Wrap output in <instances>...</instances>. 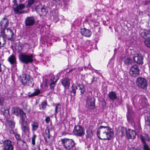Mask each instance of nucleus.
I'll use <instances>...</instances> for the list:
<instances>
[{
	"instance_id": "obj_38",
	"label": "nucleus",
	"mask_w": 150,
	"mask_h": 150,
	"mask_svg": "<svg viewBox=\"0 0 150 150\" xmlns=\"http://www.w3.org/2000/svg\"><path fill=\"white\" fill-rule=\"evenodd\" d=\"M9 30L10 31V33L11 34V37L10 38H8V39L9 40H10L11 41H13L14 40V39L13 38V36L14 35V34L13 32L12 31L11 29H9Z\"/></svg>"
},
{
	"instance_id": "obj_11",
	"label": "nucleus",
	"mask_w": 150,
	"mask_h": 150,
	"mask_svg": "<svg viewBox=\"0 0 150 150\" xmlns=\"http://www.w3.org/2000/svg\"><path fill=\"white\" fill-rule=\"evenodd\" d=\"M73 132L75 135L79 137H83L85 134L84 128L79 125L74 127Z\"/></svg>"
},
{
	"instance_id": "obj_48",
	"label": "nucleus",
	"mask_w": 150,
	"mask_h": 150,
	"mask_svg": "<svg viewBox=\"0 0 150 150\" xmlns=\"http://www.w3.org/2000/svg\"><path fill=\"white\" fill-rule=\"evenodd\" d=\"M42 136L44 137L45 141L46 142H48V141H47V137H48V135H46V134H45V133H44V134H43Z\"/></svg>"
},
{
	"instance_id": "obj_34",
	"label": "nucleus",
	"mask_w": 150,
	"mask_h": 150,
	"mask_svg": "<svg viewBox=\"0 0 150 150\" xmlns=\"http://www.w3.org/2000/svg\"><path fill=\"white\" fill-rule=\"evenodd\" d=\"M61 109V105L60 103H58L55 106V116L56 115L57 112L60 110Z\"/></svg>"
},
{
	"instance_id": "obj_31",
	"label": "nucleus",
	"mask_w": 150,
	"mask_h": 150,
	"mask_svg": "<svg viewBox=\"0 0 150 150\" xmlns=\"http://www.w3.org/2000/svg\"><path fill=\"white\" fill-rule=\"evenodd\" d=\"M93 135L92 131L90 129H88L86 130V137L88 138L91 137Z\"/></svg>"
},
{
	"instance_id": "obj_43",
	"label": "nucleus",
	"mask_w": 150,
	"mask_h": 150,
	"mask_svg": "<svg viewBox=\"0 0 150 150\" xmlns=\"http://www.w3.org/2000/svg\"><path fill=\"white\" fill-rule=\"evenodd\" d=\"M5 99L3 96L0 95V105L2 106L3 105Z\"/></svg>"
},
{
	"instance_id": "obj_36",
	"label": "nucleus",
	"mask_w": 150,
	"mask_h": 150,
	"mask_svg": "<svg viewBox=\"0 0 150 150\" xmlns=\"http://www.w3.org/2000/svg\"><path fill=\"white\" fill-rule=\"evenodd\" d=\"M127 130H126V128L122 127H121V130L120 131L122 135H124L125 134H127Z\"/></svg>"
},
{
	"instance_id": "obj_15",
	"label": "nucleus",
	"mask_w": 150,
	"mask_h": 150,
	"mask_svg": "<svg viewBox=\"0 0 150 150\" xmlns=\"http://www.w3.org/2000/svg\"><path fill=\"white\" fill-rule=\"evenodd\" d=\"M133 59L136 63L139 64L143 63V57L141 55L137 54L133 57Z\"/></svg>"
},
{
	"instance_id": "obj_45",
	"label": "nucleus",
	"mask_w": 150,
	"mask_h": 150,
	"mask_svg": "<svg viewBox=\"0 0 150 150\" xmlns=\"http://www.w3.org/2000/svg\"><path fill=\"white\" fill-rule=\"evenodd\" d=\"M36 137V135L34 134L32 138V144L33 145H34L35 144V139Z\"/></svg>"
},
{
	"instance_id": "obj_50",
	"label": "nucleus",
	"mask_w": 150,
	"mask_h": 150,
	"mask_svg": "<svg viewBox=\"0 0 150 150\" xmlns=\"http://www.w3.org/2000/svg\"><path fill=\"white\" fill-rule=\"evenodd\" d=\"M69 0H63V2L66 6L68 5Z\"/></svg>"
},
{
	"instance_id": "obj_59",
	"label": "nucleus",
	"mask_w": 150,
	"mask_h": 150,
	"mask_svg": "<svg viewBox=\"0 0 150 150\" xmlns=\"http://www.w3.org/2000/svg\"><path fill=\"white\" fill-rule=\"evenodd\" d=\"M55 1H59L60 0H54Z\"/></svg>"
},
{
	"instance_id": "obj_30",
	"label": "nucleus",
	"mask_w": 150,
	"mask_h": 150,
	"mask_svg": "<svg viewBox=\"0 0 150 150\" xmlns=\"http://www.w3.org/2000/svg\"><path fill=\"white\" fill-rule=\"evenodd\" d=\"M19 115L21 118L22 122H26V121H25V119L26 117L25 113L23 112V110H21Z\"/></svg>"
},
{
	"instance_id": "obj_16",
	"label": "nucleus",
	"mask_w": 150,
	"mask_h": 150,
	"mask_svg": "<svg viewBox=\"0 0 150 150\" xmlns=\"http://www.w3.org/2000/svg\"><path fill=\"white\" fill-rule=\"evenodd\" d=\"M70 79L65 77L62 80L61 83L66 88L68 89L70 86Z\"/></svg>"
},
{
	"instance_id": "obj_44",
	"label": "nucleus",
	"mask_w": 150,
	"mask_h": 150,
	"mask_svg": "<svg viewBox=\"0 0 150 150\" xmlns=\"http://www.w3.org/2000/svg\"><path fill=\"white\" fill-rule=\"evenodd\" d=\"M15 137H16V139H17V143H18V142L19 141H20V140L21 141H22V139H21V137L20 136V135L18 134H16L15 135Z\"/></svg>"
},
{
	"instance_id": "obj_13",
	"label": "nucleus",
	"mask_w": 150,
	"mask_h": 150,
	"mask_svg": "<svg viewBox=\"0 0 150 150\" xmlns=\"http://www.w3.org/2000/svg\"><path fill=\"white\" fill-rule=\"evenodd\" d=\"M3 150H13V145L10 140H6L4 142Z\"/></svg>"
},
{
	"instance_id": "obj_54",
	"label": "nucleus",
	"mask_w": 150,
	"mask_h": 150,
	"mask_svg": "<svg viewBox=\"0 0 150 150\" xmlns=\"http://www.w3.org/2000/svg\"><path fill=\"white\" fill-rule=\"evenodd\" d=\"M10 132L11 133H14V132L13 131V130H12V129H11V130H10Z\"/></svg>"
},
{
	"instance_id": "obj_52",
	"label": "nucleus",
	"mask_w": 150,
	"mask_h": 150,
	"mask_svg": "<svg viewBox=\"0 0 150 150\" xmlns=\"http://www.w3.org/2000/svg\"><path fill=\"white\" fill-rule=\"evenodd\" d=\"M94 81H95V78H94V77H93L92 80L91 84H92L93 83Z\"/></svg>"
},
{
	"instance_id": "obj_41",
	"label": "nucleus",
	"mask_w": 150,
	"mask_h": 150,
	"mask_svg": "<svg viewBox=\"0 0 150 150\" xmlns=\"http://www.w3.org/2000/svg\"><path fill=\"white\" fill-rule=\"evenodd\" d=\"M2 40L1 43V47H3L6 44V40L5 39L4 36H3L2 38H1Z\"/></svg>"
},
{
	"instance_id": "obj_25",
	"label": "nucleus",
	"mask_w": 150,
	"mask_h": 150,
	"mask_svg": "<svg viewBox=\"0 0 150 150\" xmlns=\"http://www.w3.org/2000/svg\"><path fill=\"white\" fill-rule=\"evenodd\" d=\"M108 96L110 99L113 101L116 100L117 98L116 93L113 91L109 92L108 94Z\"/></svg>"
},
{
	"instance_id": "obj_2",
	"label": "nucleus",
	"mask_w": 150,
	"mask_h": 150,
	"mask_svg": "<svg viewBox=\"0 0 150 150\" xmlns=\"http://www.w3.org/2000/svg\"><path fill=\"white\" fill-rule=\"evenodd\" d=\"M18 58L21 62L25 64L32 63L34 61V57L33 54H20Z\"/></svg>"
},
{
	"instance_id": "obj_26",
	"label": "nucleus",
	"mask_w": 150,
	"mask_h": 150,
	"mask_svg": "<svg viewBox=\"0 0 150 150\" xmlns=\"http://www.w3.org/2000/svg\"><path fill=\"white\" fill-rule=\"evenodd\" d=\"M58 80L57 79H55L54 76L51 77L50 84V88L51 89H53L55 86L56 83Z\"/></svg>"
},
{
	"instance_id": "obj_14",
	"label": "nucleus",
	"mask_w": 150,
	"mask_h": 150,
	"mask_svg": "<svg viewBox=\"0 0 150 150\" xmlns=\"http://www.w3.org/2000/svg\"><path fill=\"white\" fill-rule=\"evenodd\" d=\"M35 20L33 16L28 17L25 20V24L26 26H29L33 25L35 23Z\"/></svg>"
},
{
	"instance_id": "obj_23",
	"label": "nucleus",
	"mask_w": 150,
	"mask_h": 150,
	"mask_svg": "<svg viewBox=\"0 0 150 150\" xmlns=\"http://www.w3.org/2000/svg\"><path fill=\"white\" fill-rule=\"evenodd\" d=\"M138 99H139L138 102L139 103L142 105H144L147 101L146 98L144 95H139L138 96Z\"/></svg>"
},
{
	"instance_id": "obj_24",
	"label": "nucleus",
	"mask_w": 150,
	"mask_h": 150,
	"mask_svg": "<svg viewBox=\"0 0 150 150\" xmlns=\"http://www.w3.org/2000/svg\"><path fill=\"white\" fill-rule=\"evenodd\" d=\"M8 61L11 65H13L14 66L16 64V58L13 54H12L8 58Z\"/></svg>"
},
{
	"instance_id": "obj_20",
	"label": "nucleus",
	"mask_w": 150,
	"mask_h": 150,
	"mask_svg": "<svg viewBox=\"0 0 150 150\" xmlns=\"http://www.w3.org/2000/svg\"><path fill=\"white\" fill-rule=\"evenodd\" d=\"M126 135L128 139H134L136 136V133L134 131L128 129L127 131Z\"/></svg>"
},
{
	"instance_id": "obj_56",
	"label": "nucleus",
	"mask_w": 150,
	"mask_h": 150,
	"mask_svg": "<svg viewBox=\"0 0 150 150\" xmlns=\"http://www.w3.org/2000/svg\"><path fill=\"white\" fill-rule=\"evenodd\" d=\"M72 70H73L72 69H71V70H69V71L68 72V73H69V72H70L71 71H72Z\"/></svg>"
},
{
	"instance_id": "obj_42",
	"label": "nucleus",
	"mask_w": 150,
	"mask_h": 150,
	"mask_svg": "<svg viewBox=\"0 0 150 150\" xmlns=\"http://www.w3.org/2000/svg\"><path fill=\"white\" fill-rule=\"evenodd\" d=\"M35 1V0H30L28 1L27 7H30L33 4Z\"/></svg>"
},
{
	"instance_id": "obj_49",
	"label": "nucleus",
	"mask_w": 150,
	"mask_h": 150,
	"mask_svg": "<svg viewBox=\"0 0 150 150\" xmlns=\"http://www.w3.org/2000/svg\"><path fill=\"white\" fill-rule=\"evenodd\" d=\"M50 120V118L49 117H46L45 121L47 123H48Z\"/></svg>"
},
{
	"instance_id": "obj_33",
	"label": "nucleus",
	"mask_w": 150,
	"mask_h": 150,
	"mask_svg": "<svg viewBox=\"0 0 150 150\" xmlns=\"http://www.w3.org/2000/svg\"><path fill=\"white\" fill-rule=\"evenodd\" d=\"M33 131L36 130L39 126L38 123L37 122H34L31 125Z\"/></svg>"
},
{
	"instance_id": "obj_1",
	"label": "nucleus",
	"mask_w": 150,
	"mask_h": 150,
	"mask_svg": "<svg viewBox=\"0 0 150 150\" xmlns=\"http://www.w3.org/2000/svg\"><path fill=\"white\" fill-rule=\"evenodd\" d=\"M111 130V128L108 126H100L97 131V136L102 140H110L114 135Z\"/></svg>"
},
{
	"instance_id": "obj_3",
	"label": "nucleus",
	"mask_w": 150,
	"mask_h": 150,
	"mask_svg": "<svg viewBox=\"0 0 150 150\" xmlns=\"http://www.w3.org/2000/svg\"><path fill=\"white\" fill-rule=\"evenodd\" d=\"M139 34L141 37L145 39L144 43L146 46L150 48V29L141 30Z\"/></svg>"
},
{
	"instance_id": "obj_8",
	"label": "nucleus",
	"mask_w": 150,
	"mask_h": 150,
	"mask_svg": "<svg viewBox=\"0 0 150 150\" xmlns=\"http://www.w3.org/2000/svg\"><path fill=\"white\" fill-rule=\"evenodd\" d=\"M136 83L138 88L142 89H146L148 85L146 79L141 77H139L137 79Z\"/></svg>"
},
{
	"instance_id": "obj_10",
	"label": "nucleus",
	"mask_w": 150,
	"mask_h": 150,
	"mask_svg": "<svg viewBox=\"0 0 150 150\" xmlns=\"http://www.w3.org/2000/svg\"><path fill=\"white\" fill-rule=\"evenodd\" d=\"M140 69L138 65L134 64L130 68L129 74L130 76L134 77H137L139 75Z\"/></svg>"
},
{
	"instance_id": "obj_29",
	"label": "nucleus",
	"mask_w": 150,
	"mask_h": 150,
	"mask_svg": "<svg viewBox=\"0 0 150 150\" xmlns=\"http://www.w3.org/2000/svg\"><path fill=\"white\" fill-rule=\"evenodd\" d=\"M124 62L125 64L127 65L132 64L133 63L132 59L128 57H125L124 59Z\"/></svg>"
},
{
	"instance_id": "obj_55",
	"label": "nucleus",
	"mask_w": 150,
	"mask_h": 150,
	"mask_svg": "<svg viewBox=\"0 0 150 150\" xmlns=\"http://www.w3.org/2000/svg\"><path fill=\"white\" fill-rule=\"evenodd\" d=\"M48 137H47L48 139H49L50 137V136H51V135H48Z\"/></svg>"
},
{
	"instance_id": "obj_32",
	"label": "nucleus",
	"mask_w": 150,
	"mask_h": 150,
	"mask_svg": "<svg viewBox=\"0 0 150 150\" xmlns=\"http://www.w3.org/2000/svg\"><path fill=\"white\" fill-rule=\"evenodd\" d=\"M140 139L141 141L142 145L146 143V141L148 140L147 136H143L141 135L140 136Z\"/></svg>"
},
{
	"instance_id": "obj_53",
	"label": "nucleus",
	"mask_w": 150,
	"mask_h": 150,
	"mask_svg": "<svg viewBox=\"0 0 150 150\" xmlns=\"http://www.w3.org/2000/svg\"><path fill=\"white\" fill-rule=\"evenodd\" d=\"M2 40L1 39V38H0V47H1V43Z\"/></svg>"
},
{
	"instance_id": "obj_6",
	"label": "nucleus",
	"mask_w": 150,
	"mask_h": 150,
	"mask_svg": "<svg viewBox=\"0 0 150 150\" xmlns=\"http://www.w3.org/2000/svg\"><path fill=\"white\" fill-rule=\"evenodd\" d=\"M62 144L66 150H70L75 145L74 141L72 139L67 138L61 139Z\"/></svg>"
},
{
	"instance_id": "obj_12",
	"label": "nucleus",
	"mask_w": 150,
	"mask_h": 150,
	"mask_svg": "<svg viewBox=\"0 0 150 150\" xmlns=\"http://www.w3.org/2000/svg\"><path fill=\"white\" fill-rule=\"evenodd\" d=\"M95 98L93 96H89L87 98L86 104L89 110H93L96 108L95 105Z\"/></svg>"
},
{
	"instance_id": "obj_39",
	"label": "nucleus",
	"mask_w": 150,
	"mask_h": 150,
	"mask_svg": "<svg viewBox=\"0 0 150 150\" xmlns=\"http://www.w3.org/2000/svg\"><path fill=\"white\" fill-rule=\"evenodd\" d=\"M41 105L42 106V109H45L47 105V103L46 101H43L42 102Z\"/></svg>"
},
{
	"instance_id": "obj_47",
	"label": "nucleus",
	"mask_w": 150,
	"mask_h": 150,
	"mask_svg": "<svg viewBox=\"0 0 150 150\" xmlns=\"http://www.w3.org/2000/svg\"><path fill=\"white\" fill-rule=\"evenodd\" d=\"M9 125L10 126L11 128H13L15 127V123L14 122H9Z\"/></svg>"
},
{
	"instance_id": "obj_5",
	"label": "nucleus",
	"mask_w": 150,
	"mask_h": 150,
	"mask_svg": "<svg viewBox=\"0 0 150 150\" xmlns=\"http://www.w3.org/2000/svg\"><path fill=\"white\" fill-rule=\"evenodd\" d=\"M20 81L22 84L25 86H33L34 83L32 82L33 80L30 75L27 73H24L21 77Z\"/></svg>"
},
{
	"instance_id": "obj_51",
	"label": "nucleus",
	"mask_w": 150,
	"mask_h": 150,
	"mask_svg": "<svg viewBox=\"0 0 150 150\" xmlns=\"http://www.w3.org/2000/svg\"><path fill=\"white\" fill-rule=\"evenodd\" d=\"M130 150H138V149L134 147H132L130 149Z\"/></svg>"
},
{
	"instance_id": "obj_22",
	"label": "nucleus",
	"mask_w": 150,
	"mask_h": 150,
	"mask_svg": "<svg viewBox=\"0 0 150 150\" xmlns=\"http://www.w3.org/2000/svg\"><path fill=\"white\" fill-rule=\"evenodd\" d=\"M80 32L82 35L86 37H89L91 34V31L86 28L81 29Z\"/></svg>"
},
{
	"instance_id": "obj_57",
	"label": "nucleus",
	"mask_w": 150,
	"mask_h": 150,
	"mask_svg": "<svg viewBox=\"0 0 150 150\" xmlns=\"http://www.w3.org/2000/svg\"><path fill=\"white\" fill-rule=\"evenodd\" d=\"M3 36H4V37H5V38H6V35H3Z\"/></svg>"
},
{
	"instance_id": "obj_40",
	"label": "nucleus",
	"mask_w": 150,
	"mask_h": 150,
	"mask_svg": "<svg viewBox=\"0 0 150 150\" xmlns=\"http://www.w3.org/2000/svg\"><path fill=\"white\" fill-rule=\"evenodd\" d=\"M142 145L143 146V149L144 150H150V148H149L147 143L144 144Z\"/></svg>"
},
{
	"instance_id": "obj_28",
	"label": "nucleus",
	"mask_w": 150,
	"mask_h": 150,
	"mask_svg": "<svg viewBox=\"0 0 150 150\" xmlns=\"http://www.w3.org/2000/svg\"><path fill=\"white\" fill-rule=\"evenodd\" d=\"M145 126L150 127V114L145 116Z\"/></svg>"
},
{
	"instance_id": "obj_21",
	"label": "nucleus",
	"mask_w": 150,
	"mask_h": 150,
	"mask_svg": "<svg viewBox=\"0 0 150 150\" xmlns=\"http://www.w3.org/2000/svg\"><path fill=\"white\" fill-rule=\"evenodd\" d=\"M17 144L21 150H25L27 148V144L23 140L19 141Z\"/></svg>"
},
{
	"instance_id": "obj_4",
	"label": "nucleus",
	"mask_w": 150,
	"mask_h": 150,
	"mask_svg": "<svg viewBox=\"0 0 150 150\" xmlns=\"http://www.w3.org/2000/svg\"><path fill=\"white\" fill-rule=\"evenodd\" d=\"M13 2L14 4L13 5V8L15 14L20 15L21 14H24L26 13L25 11H22L25 7V6L24 4H18L17 3V1L16 0H13Z\"/></svg>"
},
{
	"instance_id": "obj_27",
	"label": "nucleus",
	"mask_w": 150,
	"mask_h": 150,
	"mask_svg": "<svg viewBox=\"0 0 150 150\" xmlns=\"http://www.w3.org/2000/svg\"><path fill=\"white\" fill-rule=\"evenodd\" d=\"M22 110L17 107H14L12 109L13 113L17 116H19Z\"/></svg>"
},
{
	"instance_id": "obj_18",
	"label": "nucleus",
	"mask_w": 150,
	"mask_h": 150,
	"mask_svg": "<svg viewBox=\"0 0 150 150\" xmlns=\"http://www.w3.org/2000/svg\"><path fill=\"white\" fill-rule=\"evenodd\" d=\"M127 120L129 122L132 123L134 122V113L127 109Z\"/></svg>"
},
{
	"instance_id": "obj_19",
	"label": "nucleus",
	"mask_w": 150,
	"mask_h": 150,
	"mask_svg": "<svg viewBox=\"0 0 150 150\" xmlns=\"http://www.w3.org/2000/svg\"><path fill=\"white\" fill-rule=\"evenodd\" d=\"M8 21L6 17H4L1 21L0 25L3 30H4L8 25Z\"/></svg>"
},
{
	"instance_id": "obj_60",
	"label": "nucleus",
	"mask_w": 150,
	"mask_h": 150,
	"mask_svg": "<svg viewBox=\"0 0 150 150\" xmlns=\"http://www.w3.org/2000/svg\"><path fill=\"white\" fill-rule=\"evenodd\" d=\"M44 150H48V149H45Z\"/></svg>"
},
{
	"instance_id": "obj_9",
	"label": "nucleus",
	"mask_w": 150,
	"mask_h": 150,
	"mask_svg": "<svg viewBox=\"0 0 150 150\" xmlns=\"http://www.w3.org/2000/svg\"><path fill=\"white\" fill-rule=\"evenodd\" d=\"M35 10L40 16H45L48 13L47 7L45 6L39 4L36 6Z\"/></svg>"
},
{
	"instance_id": "obj_7",
	"label": "nucleus",
	"mask_w": 150,
	"mask_h": 150,
	"mask_svg": "<svg viewBox=\"0 0 150 150\" xmlns=\"http://www.w3.org/2000/svg\"><path fill=\"white\" fill-rule=\"evenodd\" d=\"M77 86L74 84H73L72 86V89L71 91V95L72 96H74L76 93V90L77 89L78 87L80 91L81 95L83 94L86 91L85 86L83 84H77Z\"/></svg>"
},
{
	"instance_id": "obj_17",
	"label": "nucleus",
	"mask_w": 150,
	"mask_h": 150,
	"mask_svg": "<svg viewBox=\"0 0 150 150\" xmlns=\"http://www.w3.org/2000/svg\"><path fill=\"white\" fill-rule=\"evenodd\" d=\"M22 129L26 134H28L30 132L28 124L27 122H22L21 123Z\"/></svg>"
},
{
	"instance_id": "obj_46",
	"label": "nucleus",
	"mask_w": 150,
	"mask_h": 150,
	"mask_svg": "<svg viewBox=\"0 0 150 150\" xmlns=\"http://www.w3.org/2000/svg\"><path fill=\"white\" fill-rule=\"evenodd\" d=\"M45 134H46V135H49L50 134V129L49 128L47 127L46 129L45 130Z\"/></svg>"
},
{
	"instance_id": "obj_35",
	"label": "nucleus",
	"mask_w": 150,
	"mask_h": 150,
	"mask_svg": "<svg viewBox=\"0 0 150 150\" xmlns=\"http://www.w3.org/2000/svg\"><path fill=\"white\" fill-rule=\"evenodd\" d=\"M34 92L31 94L30 95V96H33L38 95L40 93V90L38 89H35Z\"/></svg>"
},
{
	"instance_id": "obj_58",
	"label": "nucleus",
	"mask_w": 150,
	"mask_h": 150,
	"mask_svg": "<svg viewBox=\"0 0 150 150\" xmlns=\"http://www.w3.org/2000/svg\"><path fill=\"white\" fill-rule=\"evenodd\" d=\"M38 150H40V147H38Z\"/></svg>"
},
{
	"instance_id": "obj_37",
	"label": "nucleus",
	"mask_w": 150,
	"mask_h": 150,
	"mask_svg": "<svg viewBox=\"0 0 150 150\" xmlns=\"http://www.w3.org/2000/svg\"><path fill=\"white\" fill-rule=\"evenodd\" d=\"M53 16V20L54 22H56L59 20V18L58 17V14L57 13H54L52 15Z\"/></svg>"
}]
</instances>
